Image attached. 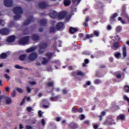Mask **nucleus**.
Instances as JSON below:
<instances>
[{"mask_svg":"<svg viewBox=\"0 0 129 129\" xmlns=\"http://www.w3.org/2000/svg\"><path fill=\"white\" fill-rule=\"evenodd\" d=\"M13 12L15 14V16H14V20H19L21 18V14H23V9L20 7H16L13 9Z\"/></svg>","mask_w":129,"mask_h":129,"instance_id":"obj_1","label":"nucleus"},{"mask_svg":"<svg viewBox=\"0 0 129 129\" xmlns=\"http://www.w3.org/2000/svg\"><path fill=\"white\" fill-rule=\"evenodd\" d=\"M48 47V43L46 42H41L39 44L38 49V53L40 55H42V54H44L45 53V49H47Z\"/></svg>","mask_w":129,"mask_h":129,"instance_id":"obj_2","label":"nucleus"},{"mask_svg":"<svg viewBox=\"0 0 129 129\" xmlns=\"http://www.w3.org/2000/svg\"><path fill=\"white\" fill-rule=\"evenodd\" d=\"M30 37L29 36H25L22 37L19 40V43L21 45H24L25 44H27L28 42H29Z\"/></svg>","mask_w":129,"mask_h":129,"instance_id":"obj_3","label":"nucleus"},{"mask_svg":"<svg viewBox=\"0 0 129 129\" xmlns=\"http://www.w3.org/2000/svg\"><path fill=\"white\" fill-rule=\"evenodd\" d=\"M38 58V54L36 52H32L28 56L29 61H34Z\"/></svg>","mask_w":129,"mask_h":129,"instance_id":"obj_4","label":"nucleus"},{"mask_svg":"<svg viewBox=\"0 0 129 129\" xmlns=\"http://www.w3.org/2000/svg\"><path fill=\"white\" fill-rule=\"evenodd\" d=\"M38 6L40 9H47V8H49V4H48V3L44 2H40Z\"/></svg>","mask_w":129,"mask_h":129,"instance_id":"obj_5","label":"nucleus"},{"mask_svg":"<svg viewBox=\"0 0 129 129\" xmlns=\"http://www.w3.org/2000/svg\"><path fill=\"white\" fill-rule=\"evenodd\" d=\"M68 127L69 129H76L78 128V125L74 122H72L68 124Z\"/></svg>","mask_w":129,"mask_h":129,"instance_id":"obj_6","label":"nucleus"},{"mask_svg":"<svg viewBox=\"0 0 129 129\" xmlns=\"http://www.w3.org/2000/svg\"><path fill=\"white\" fill-rule=\"evenodd\" d=\"M0 34L1 35H9L10 34V29L9 28H2L0 29Z\"/></svg>","mask_w":129,"mask_h":129,"instance_id":"obj_7","label":"nucleus"},{"mask_svg":"<svg viewBox=\"0 0 129 129\" xmlns=\"http://www.w3.org/2000/svg\"><path fill=\"white\" fill-rule=\"evenodd\" d=\"M57 18L60 20L64 19V18H67V13L65 12H61L57 15Z\"/></svg>","mask_w":129,"mask_h":129,"instance_id":"obj_8","label":"nucleus"},{"mask_svg":"<svg viewBox=\"0 0 129 129\" xmlns=\"http://www.w3.org/2000/svg\"><path fill=\"white\" fill-rule=\"evenodd\" d=\"M34 19L33 18V17H31L29 19L25 20L24 23H23V26H28V25H30L32 22H34Z\"/></svg>","mask_w":129,"mask_h":129,"instance_id":"obj_9","label":"nucleus"},{"mask_svg":"<svg viewBox=\"0 0 129 129\" xmlns=\"http://www.w3.org/2000/svg\"><path fill=\"white\" fill-rule=\"evenodd\" d=\"M65 27V25L63 22H58L56 25L57 30H63Z\"/></svg>","mask_w":129,"mask_h":129,"instance_id":"obj_10","label":"nucleus"},{"mask_svg":"<svg viewBox=\"0 0 129 129\" xmlns=\"http://www.w3.org/2000/svg\"><path fill=\"white\" fill-rule=\"evenodd\" d=\"M4 6L5 7H12L13 0H4Z\"/></svg>","mask_w":129,"mask_h":129,"instance_id":"obj_11","label":"nucleus"},{"mask_svg":"<svg viewBox=\"0 0 129 129\" xmlns=\"http://www.w3.org/2000/svg\"><path fill=\"white\" fill-rule=\"evenodd\" d=\"M15 40H16V36L15 35H11L8 37L6 39V42H8V43H12L14 42Z\"/></svg>","mask_w":129,"mask_h":129,"instance_id":"obj_12","label":"nucleus"},{"mask_svg":"<svg viewBox=\"0 0 129 129\" xmlns=\"http://www.w3.org/2000/svg\"><path fill=\"white\" fill-rule=\"evenodd\" d=\"M42 103L43 105L44 108H49V102L48 100L43 99L42 101Z\"/></svg>","mask_w":129,"mask_h":129,"instance_id":"obj_13","label":"nucleus"},{"mask_svg":"<svg viewBox=\"0 0 129 129\" xmlns=\"http://www.w3.org/2000/svg\"><path fill=\"white\" fill-rule=\"evenodd\" d=\"M31 38L33 41H39L40 40V36L36 34L32 35Z\"/></svg>","mask_w":129,"mask_h":129,"instance_id":"obj_14","label":"nucleus"},{"mask_svg":"<svg viewBox=\"0 0 129 129\" xmlns=\"http://www.w3.org/2000/svg\"><path fill=\"white\" fill-rule=\"evenodd\" d=\"M117 17V13H114L110 18V23H113L115 22V18Z\"/></svg>","mask_w":129,"mask_h":129,"instance_id":"obj_15","label":"nucleus"},{"mask_svg":"<svg viewBox=\"0 0 129 129\" xmlns=\"http://www.w3.org/2000/svg\"><path fill=\"white\" fill-rule=\"evenodd\" d=\"M122 55L124 58L126 57V46H125V44H124L122 47Z\"/></svg>","mask_w":129,"mask_h":129,"instance_id":"obj_16","label":"nucleus"},{"mask_svg":"<svg viewBox=\"0 0 129 129\" xmlns=\"http://www.w3.org/2000/svg\"><path fill=\"white\" fill-rule=\"evenodd\" d=\"M78 31V28H74L73 27H70L69 32L71 34H74L76 32Z\"/></svg>","mask_w":129,"mask_h":129,"instance_id":"obj_17","label":"nucleus"},{"mask_svg":"<svg viewBox=\"0 0 129 129\" xmlns=\"http://www.w3.org/2000/svg\"><path fill=\"white\" fill-rule=\"evenodd\" d=\"M63 5L64 7H69L71 5V1L70 0H64Z\"/></svg>","mask_w":129,"mask_h":129,"instance_id":"obj_18","label":"nucleus"},{"mask_svg":"<svg viewBox=\"0 0 129 129\" xmlns=\"http://www.w3.org/2000/svg\"><path fill=\"white\" fill-rule=\"evenodd\" d=\"M57 16H58V15H57V12H56V11H53L52 13H50V16L52 19H56Z\"/></svg>","mask_w":129,"mask_h":129,"instance_id":"obj_19","label":"nucleus"},{"mask_svg":"<svg viewBox=\"0 0 129 129\" xmlns=\"http://www.w3.org/2000/svg\"><path fill=\"white\" fill-rule=\"evenodd\" d=\"M26 59H27V55L26 54H22L19 56V60L20 61H26Z\"/></svg>","mask_w":129,"mask_h":129,"instance_id":"obj_20","label":"nucleus"},{"mask_svg":"<svg viewBox=\"0 0 129 129\" xmlns=\"http://www.w3.org/2000/svg\"><path fill=\"white\" fill-rule=\"evenodd\" d=\"M90 20V18L89 17H87L86 18L85 22L83 23V25L84 27H87L88 26V22H89V20Z\"/></svg>","mask_w":129,"mask_h":129,"instance_id":"obj_21","label":"nucleus"},{"mask_svg":"<svg viewBox=\"0 0 129 129\" xmlns=\"http://www.w3.org/2000/svg\"><path fill=\"white\" fill-rule=\"evenodd\" d=\"M40 24L41 26H45L47 25V20L45 19H42L40 21Z\"/></svg>","mask_w":129,"mask_h":129,"instance_id":"obj_22","label":"nucleus"},{"mask_svg":"<svg viewBox=\"0 0 129 129\" xmlns=\"http://www.w3.org/2000/svg\"><path fill=\"white\" fill-rule=\"evenodd\" d=\"M6 104H11L12 103V98H11L10 97H6Z\"/></svg>","mask_w":129,"mask_h":129,"instance_id":"obj_23","label":"nucleus"},{"mask_svg":"<svg viewBox=\"0 0 129 129\" xmlns=\"http://www.w3.org/2000/svg\"><path fill=\"white\" fill-rule=\"evenodd\" d=\"M46 57H47L48 60H50L52 56H53V53L52 52H47L45 54Z\"/></svg>","mask_w":129,"mask_h":129,"instance_id":"obj_24","label":"nucleus"},{"mask_svg":"<svg viewBox=\"0 0 129 129\" xmlns=\"http://www.w3.org/2000/svg\"><path fill=\"white\" fill-rule=\"evenodd\" d=\"M106 114V112L105 111H102L101 112V114L99 116L100 121L102 120V117H103V116H105Z\"/></svg>","mask_w":129,"mask_h":129,"instance_id":"obj_25","label":"nucleus"},{"mask_svg":"<svg viewBox=\"0 0 129 129\" xmlns=\"http://www.w3.org/2000/svg\"><path fill=\"white\" fill-rule=\"evenodd\" d=\"M36 50V47H31L26 50L27 53H31V52H34Z\"/></svg>","mask_w":129,"mask_h":129,"instance_id":"obj_26","label":"nucleus"},{"mask_svg":"<svg viewBox=\"0 0 129 129\" xmlns=\"http://www.w3.org/2000/svg\"><path fill=\"white\" fill-rule=\"evenodd\" d=\"M124 118H125V115L124 114H120L117 117V119L118 120H123Z\"/></svg>","mask_w":129,"mask_h":129,"instance_id":"obj_27","label":"nucleus"},{"mask_svg":"<svg viewBox=\"0 0 129 129\" xmlns=\"http://www.w3.org/2000/svg\"><path fill=\"white\" fill-rule=\"evenodd\" d=\"M7 57H8V54L6 53H3L0 55L1 59H6Z\"/></svg>","mask_w":129,"mask_h":129,"instance_id":"obj_28","label":"nucleus"},{"mask_svg":"<svg viewBox=\"0 0 129 129\" xmlns=\"http://www.w3.org/2000/svg\"><path fill=\"white\" fill-rule=\"evenodd\" d=\"M89 63V59L86 58L84 60V62L83 63L82 66L83 67H86V64Z\"/></svg>","mask_w":129,"mask_h":129,"instance_id":"obj_29","label":"nucleus"},{"mask_svg":"<svg viewBox=\"0 0 129 129\" xmlns=\"http://www.w3.org/2000/svg\"><path fill=\"white\" fill-rule=\"evenodd\" d=\"M94 37V34H91L90 35L86 34V38L85 39V40H87V39H90V38H93Z\"/></svg>","mask_w":129,"mask_h":129,"instance_id":"obj_30","label":"nucleus"},{"mask_svg":"<svg viewBox=\"0 0 129 129\" xmlns=\"http://www.w3.org/2000/svg\"><path fill=\"white\" fill-rule=\"evenodd\" d=\"M78 76H85V74L81 71H78L77 72Z\"/></svg>","mask_w":129,"mask_h":129,"instance_id":"obj_31","label":"nucleus"},{"mask_svg":"<svg viewBox=\"0 0 129 129\" xmlns=\"http://www.w3.org/2000/svg\"><path fill=\"white\" fill-rule=\"evenodd\" d=\"M122 30V28L120 26H118L116 28V31L117 33H119V32H121Z\"/></svg>","mask_w":129,"mask_h":129,"instance_id":"obj_32","label":"nucleus"},{"mask_svg":"<svg viewBox=\"0 0 129 129\" xmlns=\"http://www.w3.org/2000/svg\"><path fill=\"white\" fill-rule=\"evenodd\" d=\"M47 86L48 87H53L54 86V82H49L46 84Z\"/></svg>","mask_w":129,"mask_h":129,"instance_id":"obj_33","label":"nucleus"},{"mask_svg":"<svg viewBox=\"0 0 129 129\" xmlns=\"http://www.w3.org/2000/svg\"><path fill=\"white\" fill-rule=\"evenodd\" d=\"M50 33H56V28L54 27H50L49 28Z\"/></svg>","mask_w":129,"mask_h":129,"instance_id":"obj_34","label":"nucleus"},{"mask_svg":"<svg viewBox=\"0 0 129 129\" xmlns=\"http://www.w3.org/2000/svg\"><path fill=\"white\" fill-rule=\"evenodd\" d=\"M42 61L41 62V64H43V65L45 64L48 63V59H46L45 57L42 58Z\"/></svg>","mask_w":129,"mask_h":129,"instance_id":"obj_35","label":"nucleus"},{"mask_svg":"<svg viewBox=\"0 0 129 129\" xmlns=\"http://www.w3.org/2000/svg\"><path fill=\"white\" fill-rule=\"evenodd\" d=\"M82 55H86L88 56V55H90V52H89L87 50H85L82 52Z\"/></svg>","mask_w":129,"mask_h":129,"instance_id":"obj_36","label":"nucleus"},{"mask_svg":"<svg viewBox=\"0 0 129 129\" xmlns=\"http://www.w3.org/2000/svg\"><path fill=\"white\" fill-rule=\"evenodd\" d=\"M121 55V54H120V53L119 52H116L114 53V56L115 58H117V59L119 58Z\"/></svg>","mask_w":129,"mask_h":129,"instance_id":"obj_37","label":"nucleus"},{"mask_svg":"<svg viewBox=\"0 0 129 129\" xmlns=\"http://www.w3.org/2000/svg\"><path fill=\"white\" fill-rule=\"evenodd\" d=\"M94 83L95 84H100V83H101V81L98 79H96L94 81Z\"/></svg>","mask_w":129,"mask_h":129,"instance_id":"obj_38","label":"nucleus"},{"mask_svg":"<svg viewBox=\"0 0 129 129\" xmlns=\"http://www.w3.org/2000/svg\"><path fill=\"white\" fill-rule=\"evenodd\" d=\"M125 92H126L127 93H128L129 92V86L125 85L124 87Z\"/></svg>","mask_w":129,"mask_h":129,"instance_id":"obj_39","label":"nucleus"},{"mask_svg":"<svg viewBox=\"0 0 129 129\" xmlns=\"http://www.w3.org/2000/svg\"><path fill=\"white\" fill-rule=\"evenodd\" d=\"M118 20L120 21V23H121V24H125V21L121 19V17H118Z\"/></svg>","mask_w":129,"mask_h":129,"instance_id":"obj_40","label":"nucleus"},{"mask_svg":"<svg viewBox=\"0 0 129 129\" xmlns=\"http://www.w3.org/2000/svg\"><path fill=\"white\" fill-rule=\"evenodd\" d=\"M123 16L127 20L128 23H129V16H128V15H127V14H126V13H124V15H123Z\"/></svg>","mask_w":129,"mask_h":129,"instance_id":"obj_41","label":"nucleus"},{"mask_svg":"<svg viewBox=\"0 0 129 129\" xmlns=\"http://www.w3.org/2000/svg\"><path fill=\"white\" fill-rule=\"evenodd\" d=\"M123 99L124 100H125L126 101H127L128 105H129V98H128V97H127L126 96L124 95L123 96Z\"/></svg>","mask_w":129,"mask_h":129,"instance_id":"obj_42","label":"nucleus"},{"mask_svg":"<svg viewBox=\"0 0 129 129\" xmlns=\"http://www.w3.org/2000/svg\"><path fill=\"white\" fill-rule=\"evenodd\" d=\"M113 47L114 48H115L116 49H117V48H118V42H115L113 44Z\"/></svg>","mask_w":129,"mask_h":129,"instance_id":"obj_43","label":"nucleus"},{"mask_svg":"<svg viewBox=\"0 0 129 129\" xmlns=\"http://www.w3.org/2000/svg\"><path fill=\"white\" fill-rule=\"evenodd\" d=\"M15 68L16 69H24V67H21V66H19V65H18V64L15 65Z\"/></svg>","mask_w":129,"mask_h":129,"instance_id":"obj_44","label":"nucleus"},{"mask_svg":"<svg viewBox=\"0 0 129 129\" xmlns=\"http://www.w3.org/2000/svg\"><path fill=\"white\" fill-rule=\"evenodd\" d=\"M90 84H91V83L90 82V81H87L86 84H84L83 86L85 88L86 87H87V86L90 85Z\"/></svg>","mask_w":129,"mask_h":129,"instance_id":"obj_45","label":"nucleus"},{"mask_svg":"<svg viewBox=\"0 0 129 129\" xmlns=\"http://www.w3.org/2000/svg\"><path fill=\"white\" fill-rule=\"evenodd\" d=\"M0 26H2L3 27L5 26V21L1 19H0Z\"/></svg>","mask_w":129,"mask_h":129,"instance_id":"obj_46","label":"nucleus"},{"mask_svg":"<svg viewBox=\"0 0 129 129\" xmlns=\"http://www.w3.org/2000/svg\"><path fill=\"white\" fill-rule=\"evenodd\" d=\"M4 77H5V78L7 79L8 81L10 80V79H11V77H10V76L8 75L7 74H4Z\"/></svg>","mask_w":129,"mask_h":129,"instance_id":"obj_47","label":"nucleus"},{"mask_svg":"<svg viewBox=\"0 0 129 129\" xmlns=\"http://www.w3.org/2000/svg\"><path fill=\"white\" fill-rule=\"evenodd\" d=\"M16 90H17V91H18L19 93H23V92H24V91L23 90V89L20 88H17Z\"/></svg>","mask_w":129,"mask_h":129,"instance_id":"obj_48","label":"nucleus"},{"mask_svg":"<svg viewBox=\"0 0 129 129\" xmlns=\"http://www.w3.org/2000/svg\"><path fill=\"white\" fill-rule=\"evenodd\" d=\"M63 94H67L68 93V90H67V89H64L62 90Z\"/></svg>","mask_w":129,"mask_h":129,"instance_id":"obj_49","label":"nucleus"},{"mask_svg":"<svg viewBox=\"0 0 129 129\" xmlns=\"http://www.w3.org/2000/svg\"><path fill=\"white\" fill-rule=\"evenodd\" d=\"M72 112H74V113H76V112H77L78 109L77 108L73 107L72 109Z\"/></svg>","mask_w":129,"mask_h":129,"instance_id":"obj_50","label":"nucleus"},{"mask_svg":"<svg viewBox=\"0 0 129 129\" xmlns=\"http://www.w3.org/2000/svg\"><path fill=\"white\" fill-rule=\"evenodd\" d=\"M94 35L96 36V37H98L99 36V32L97 31H94Z\"/></svg>","mask_w":129,"mask_h":129,"instance_id":"obj_51","label":"nucleus"},{"mask_svg":"<svg viewBox=\"0 0 129 129\" xmlns=\"http://www.w3.org/2000/svg\"><path fill=\"white\" fill-rule=\"evenodd\" d=\"M16 90H14L12 92L11 94L12 97H16Z\"/></svg>","mask_w":129,"mask_h":129,"instance_id":"obj_52","label":"nucleus"},{"mask_svg":"<svg viewBox=\"0 0 129 129\" xmlns=\"http://www.w3.org/2000/svg\"><path fill=\"white\" fill-rule=\"evenodd\" d=\"M27 110L29 112H31V111H32V110H33V109L31 107H27Z\"/></svg>","mask_w":129,"mask_h":129,"instance_id":"obj_53","label":"nucleus"},{"mask_svg":"<svg viewBox=\"0 0 129 129\" xmlns=\"http://www.w3.org/2000/svg\"><path fill=\"white\" fill-rule=\"evenodd\" d=\"M77 112H79L80 113L83 112V109H82V108L78 109Z\"/></svg>","mask_w":129,"mask_h":129,"instance_id":"obj_54","label":"nucleus"},{"mask_svg":"<svg viewBox=\"0 0 129 129\" xmlns=\"http://www.w3.org/2000/svg\"><path fill=\"white\" fill-rule=\"evenodd\" d=\"M6 96L1 95L0 96V102H2V99H6Z\"/></svg>","mask_w":129,"mask_h":129,"instance_id":"obj_55","label":"nucleus"},{"mask_svg":"<svg viewBox=\"0 0 129 129\" xmlns=\"http://www.w3.org/2000/svg\"><path fill=\"white\" fill-rule=\"evenodd\" d=\"M54 49H57V41H55V43L52 45Z\"/></svg>","mask_w":129,"mask_h":129,"instance_id":"obj_56","label":"nucleus"},{"mask_svg":"<svg viewBox=\"0 0 129 129\" xmlns=\"http://www.w3.org/2000/svg\"><path fill=\"white\" fill-rule=\"evenodd\" d=\"M41 123L42 124V125H43V126H44L45 124V119H42L41 120Z\"/></svg>","mask_w":129,"mask_h":129,"instance_id":"obj_57","label":"nucleus"},{"mask_svg":"<svg viewBox=\"0 0 129 129\" xmlns=\"http://www.w3.org/2000/svg\"><path fill=\"white\" fill-rule=\"evenodd\" d=\"M26 97H27L25 96L24 97V98L22 100V102L20 103V105L22 106V105H23V104H24L25 103V100Z\"/></svg>","mask_w":129,"mask_h":129,"instance_id":"obj_58","label":"nucleus"},{"mask_svg":"<svg viewBox=\"0 0 129 129\" xmlns=\"http://www.w3.org/2000/svg\"><path fill=\"white\" fill-rule=\"evenodd\" d=\"M85 115H84V114L81 115V117L80 118L81 120H83V119H85Z\"/></svg>","mask_w":129,"mask_h":129,"instance_id":"obj_59","label":"nucleus"},{"mask_svg":"<svg viewBox=\"0 0 129 129\" xmlns=\"http://www.w3.org/2000/svg\"><path fill=\"white\" fill-rule=\"evenodd\" d=\"M72 2L73 4H75V3H76L77 2L78 4H79V3H80V2H81V0H72Z\"/></svg>","mask_w":129,"mask_h":129,"instance_id":"obj_60","label":"nucleus"},{"mask_svg":"<svg viewBox=\"0 0 129 129\" xmlns=\"http://www.w3.org/2000/svg\"><path fill=\"white\" fill-rule=\"evenodd\" d=\"M26 90L28 93H30V92H31V89L29 87H26Z\"/></svg>","mask_w":129,"mask_h":129,"instance_id":"obj_61","label":"nucleus"},{"mask_svg":"<svg viewBox=\"0 0 129 129\" xmlns=\"http://www.w3.org/2000/svg\"><path fill=\"white\" fill-rule=\"evenodd\" d=\"M60 98V95H58L55 97H53V99L55 100V99H59Z\"/></svg>","mask_w":129,"mask_h":129,"instance_id":"obj_62","label":"nucleus"},{"mask_svg":"<svg viewBox=\"0 0 129 129\" xmlns=\"http://www.w3.org/2000/svg\"><path fill=\"white\" fill-rule=\"evenodd\" d=\"M26 128V129H33V127L30 126V125H27L26 126H25Z\"/></svg>","mask_w":129,"mask_h":129,"instance_id":"obj_63","label":"nucleus"},{"mask_svg":"<svg viewBox=\"0 0 129 129\" xmlns=\"http://www.w3.org/2000/svg\"><path fill=\"white\" fill-rule=\"evenodd\" d=\"M89 122H90V121H89V120H85V121H84V123L85 124H88V125H89Z\"/></svg>","mask_w":129,"mask_h":129,"instance_id":"obj_64","label":"nucleus"}]
</instances>
